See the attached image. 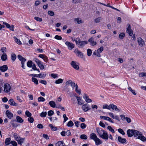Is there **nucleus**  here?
I'll return each mask as SVG.
<instances>
[{"instance_id":"nucleus-1","label":"nucleus","mask_w":146,"mask_h":146,"mask_svg":"<svg viewBox=\"0 0 146 146\" xmlns=\"http://www.w3.org/2000/svg\"><path fill=\"white\" fill-rule=\"evenodd\" d=\"M97 131L99 136L102 139L106 141L108 139V133L105 130L100 129L99 128H96Z\"/></svg>"},{"instance_id":"nucleus-2","label":"nucleus","mask_w":146,"mask_h":146,"mask_svg":"<svg viewBox=\"0 0 146 146\" xmlns=\"http://www.w3.org/2000/svg\"><path fill=\"white\" fill-rule=\"evenodd\" d=\"M76 45L78 47L82 48L85 46V45L88 44V42L85 40H81L79 38H77L75 40Z\"/></svg>"},{"instance_id":"nucleus-3","label":"nucleus","mask_w":146,"mask_h":146,"mask_svg":"<svg viewBox=\"0 0 146 146\" xmlns=\"http://www.w3.org/2000/svg\"><path fill=\"white\" fill-rule=\"evenodd\" d=\"M103 50V47L101 46L100 48H98L97 50H95L93 53V54L98 57H100L101 56V55L100 53H101Z\"/></svg>"},{"instance_id":"nucleus-4","label":"nucleus","mask_w":146,"mask_h":146,"mask_svg":"<svg viewBox=\"0 0 146 146\" xmlns=\"http://www.w3.org/2000/svg\"><path fill=\"white\" fill-rule=\"evenodd\" d=\"M35 61L41 69H44V66L43 64L41 63V61L36 58H35Z\"/></svg>"},{"instance_id":"nucleus-5","label":"nucleus","mask_w":146,"mask_h":146,"mask_svg":"<svg viewBox=\"0 0 146 146\" xmlns=\"http://www.w3.org/2000/svg\"><path fill=\"white\" fill-rule=\"evenodd\" d=\"M127 27L126 33L129 34L130 36H132L133 34V31L131 29V26L130 25L128 24Z\"/></svg>"},{"instance_id":"nucleus-6","label":"nucleus","mask_w":146,"mask_h":146,"mask_svg":"<svg viewBox=\"0 0 146 146\" xmlns=\"http://www.w3.org/2000/svg\"><path fill=\"white\" fill-rule=\"evenodd\" d=\"M70 64L75 69L78 70L79 69V67L78 64L75 61H72L70 62Z\"/></svg>"},{"instance_id":"nucleus-7","label":"nucleus","mask_w":146,"mask_h":146,"mask_svg":"<svg viewBox=\"0 0 146 146\" xmlns=\"http://www.w3.org/2000/svg\"><path fill=\"white\" fill-rule=\"evenodd\" d=\"M4 92L7 93L10 91L11 88V87L9 84L7 83L4 85Z\"/></svg>"},{"instance_id":"nucleus-8","label":"nucleus","mask_w":146,"mask_h":146,"mask_svg":"<svg viewBox=\"0 0 146 146\" xmlns=\"http://www.w3.org/2000/svg\"><path fill=\"white\" fill-rule=\"evenodd\" d=\"M74 52L76 54L77 56L81 58H83L84 56L83 54L80 51L78 50V49H76Z\"/></svg>"},{"instance_id":"nucleus-9","label":"nucleus","mask_w":146,"mask_h":146,"mask_svg":"<svg viewBox=\"0 0 146 146\" xmlns=\"http://www.w3.org/2000/svg\"><path fill=\"white\" fill-rule=\"evenodd\" d=\"M118 142L121 144L126 143L127 142V141L125 139L122 138L120 136L118 137Z\"/></svg>"},{"instance_id":"nucleus-10","label":"nucleus","mask_w":146,"mask_h":146,"mask_svg":"<svg viewBox=\"0 0 146 146\" xmlns=\"http://www.w3.org/2000/svg\"><path fill=\"white\" fill-rule=\"evenodd\" d=\"M82 108L85 112H86L91 109V108L89 107V105L87 104L83 105L82 106Z\"/></svg>"},{"instance_id":"nucleus-11","label":"nucleus","mask_w":146,"mask_h":146,"mask_svg":"<svg viewBox=\"0 0 146 146\" xmlns=\"http://www.w3.org/2000/svg\"><path fill=\"white\" fill-rule=\"evenodd\" d=\"M138 42L139 45L141 47L145 45L144 41L141 38H138Z\"/></svg>"},{"instance_id":"nucleus-12","label":"nucleus","mask_w":146,"mask_h":146,"mask_svg":"<svg viewBox=\"0 0 146 146\" xmlns=\"http://www.w3.org/2000/svg\"><path fill=\"white\" fill-rule=\"evenodd\" d=\"M65 44L68 46V48L72 49L74 47V44L68 41H66L65 42Z\"/></svg>"},{"instance_id":"nucleus-13","label":"nucleus","mask_w":146,"mask_h":146,"mask_svg":"<svg viewBox=\"0 0 146 146\" xmlns=\"http://www.w3.org/2000/svg\"><path fill=\"white\" fill-rule=\"evenodd\" d=\"M93 38L91 37L88 40V41L90 43V44L91 46H93L96 45L97 44V42L96 41H93Z\"/></svg>"},{"instance_id":"nucleus-14","label":"nucleus","mask_w":146,"mask_h":146,"mask_svg":"<svg viewBox=\"0 0 146 146\" xmlns=\"http://www.w3.org/2000/svg\"><path fill=\"white\" fill-rule=\"evenodd\" d=\"M134 129H129L127 131V134L129 137H131L133 135Z\"/></svg>"},{"instance_id":"nucleus-15","label":"nucleus","mask_w":146,"mask_h":146,"mask_svg":"<svg viewBox=\"0 0 146 146\" xmlns=\"http://www.w3.org/2000/svg\"><path fill=\"white\" fill-rule=\"evenodd\" d=\"M6 114L8 117L9 119H11L13 117V114L11 112L8 110H7L6 111Z\"/></svg>"},{"instance_id":"nucleus-16","label":"nucleus","mask_w":146,"mask_h":146,"mask_svg":"<svg viewBox=\"0 0 146 146\" xmlns=\"http://www.w3.org/2000/svg\"><path fill=\"white\" fill-rule=\"evenodd\" d=\"M137 139L140 140L143 142H145L146 141V138L141 134L138 136Z\"/></svg>"},{"instance_id":"nucleus-17","label":"nucleus","mask_w":146,"mask_h":146,"mask_svg":"<svg viewBox=\"0 0 146 146\" xmlns=\"http://www.w3.org/2000/svg\"><path fill=\"white\" fill-rule=\"evenodd\" d=\"M83 98L85 99V101L88 103L91 102H92L91 100L89 98L88 96L85 94L84 95Z\"/></svg>"},{"instance_id":"nucleus-18","label":"nucleus","mask_w":146,"mask_h":146,"mask_svg":"<svg viewBox=\"0 0 146 146\" xmlns=\"http://www.w3.org/2000/svg\"><path fill=\"white\" fill-rule=\"evenodd\" d=\"M111 108L113 110L117 111L118 112L120 111V110L117 108V106L113 104H111Z\"/></svg>"},{"instance_id":"nucleus-19","label":"nucleus","mask_w":146,"mask_h":146,"mask_svg":"<svg viewBox=\"0 0 146 146\" xmlns=\"http://www.w3.org/2000/svg\"><path fill=\"white\" fill-rule=\"evenodd\" d=\"M25 139L24 138H23L20 137L17 141L18 144L20 145H22V143H23L24 142Z\"/></svg>"},{"instance_id":"nucleus-20","label":"nucleus","mask_w":146,"mask_h":146,"mask_svg":"<svg viewBox=\"0 0 146 146\" xmlns=\"http://www.w3.org/2000/svg\"><path fill=\"white\" fill-rule=\"evenodd\" d=\"M1 58L2 61H5L7 60V56L6 53H3Z\"/></svg>"},{"instance_id":"nucleus-21","label":"nucleus","mask_w":146,"mask_h":146,"mask_svg":"<svg viewBox=\"0 0 146 146\" xmlns=\"http://www.w3.org/2000/svg\"><path fill=\"white\" fill-rule=\"evenodd\" d=\"M8 67L7 65H4L1 66V71L2 72H5L8 69Z\"/></svg>"},{"instance_id":"nucleus-22","label":"nucleus","mask_w":146,"mask_h":146,"mask_svg":"<svg viewBox=\"0 0 146 146\" xmlns=\"http://www.w3.org/2000/svg\"><path fill=\"white\" fill-rule=\"evenodd\" d=\"M9 103L11 105L13 106H16L17 105V103L14 102L13 100L12 99H11L9 100Z\"/></svg>"},{"instance_id":"nucleus-23","label":"nucleus","mask_w":146,"mask_h":146,"mask_svg":"<svg viewBox=\"0 0 146 146\" xmlns=\"http://www.w3.org/2000/svg\"><path fill=\"white\" fill-rule=\"evenodd\" d=\"M17 57L19 60L21 61V62H25L26 61V59L23 57L20 54L18 55Z\"/></svg>"},{"instance_id":"nucleus-24","label":"nucleus","mask_w":146,"mask_h":146,"mask_svg":"<svg viewBox=\"0 0 146 146\" xmlns=\"http://www.w3.org/2000/svg\"><path fill=\"white\" fill-rule=\"evenodd\" d=\"M96 134L92 133L90 135V138L91 139L95 140L97 138Z\"/></svg>"},{"instance_id":"nucleus-25","label":"nucleus","mask_w":146,"mask_h":146,"mask_svg":"<svg viewBox=\"0 0 146 146\" xmlns=\"http://www.w3.org/2000/svg\"><path fill=\"white\" fill-rule=\"evenodd\" d=\"M94 141H95L96 145H98L102 143V141H101L100 139L98 137Z\"/></svg>"},{"instance_id":"nucleus-26","label":"nucleus","mask_w":146,"mask_h":146,"mask_svg":"<svg viewBox=\"0 0 146 146\" xmlns=\"http://www.w3.org/2000/svg\"><path fill=\"white\" fill-rule=\"evenodd\" d=\"M75 92L79 95H80L81 94V90L79 88L78 86L77 85V84H76L75 86Z\"/></svg>"},{"instance_id":"nucleus-27","label":"nucleus","mask_w":146,"mask_h":146,"mask_svg":"<svg viewBox=\"0 0 146 146\" xmlns=\"http://www.w3.org/2000/svg\"><path fill=\"white\" fill-rule=\"evenodd\" d=\"M76 98L78 101V104L79 105H82L83 103L82 102V97H81L76 96Z\"/></svg>"},{"instance_id":"nucleus-28","label":"nucleus","mask_w":146,"mask_h":146,"mask_svg":"<svg viewBox=\"0 0 146 146\" xmlns=\"http://www.w3.org/2000/svg\"><path fill=\"white\" fill-rule=\"evenodd\" d=\"M56 146H66L63 141H58L56 144Z\"/></svg>"},{"instance_id":"nucleus-29","label":"nucleus","mask_w":146,"mask_h":146,"mask_svg":"<svg viewBox=\"0 0 146 146\" xmlns=\"http://www.w3.org/2000/svg\"><path fill=\"white\" fill-rule=\"evenodd\" d=\"M133 135L134 137H137L139 136L141 134V133L139 131L135 130H133Z\"/></svg>"},{"instance_id":"nucleus-30","label":"nucleus","mask_w":146,"mask_h":146,"mask_svg":"<svg viewBox=\"0 0 146 146\" xmlns=\"http://www.w3.org/2000/svg\"><path fill=\"white\" fill-rule=\"evenodd\" d=\"M111 104L109 105H108L107 104L104 105L102 107V108L104 109H107L109 110H110L111 109Z\"/></svg>"},{"instance_id":"nucleus-31","label":"nucleus","mask_w":146,"mask_h":146,"mask_svg":"<svg viewBox=\"0 0 146 146\" xmlns=\"http://www.w3.org/2000/svg\"><path fill=\"white\" fill-rule=\"evenodd\" d=\"M16 119L17 122L20 123H22L24 121L19 116H17Z\"/></svg>"},{"instance_id":"nucleus-32","label":"nucleus","mask_w":146,"mask_h":146,"mask_svg":"<svg viewBox=\"0 0 146 146\" xmlns=\"http://www.w3.org/2000/svg\"><path fill=\"white\" fill-rule=\"evenodd\" d=\"M49 104L51 107L52 108H55L56 104L55 102L53 101H51L49 102Z\"/></svg>"},{"instance_id":"nucleus-33","label":"nucleus","mask_w":146,"mask_h":146,"mask_svg":"<svg viewBox=\"0 0 146 146\" xmlns=\"http://www.w3.org/2000/svg\"><path fill=\"white\" fill-rule=\"evenodd\" d=\"M74 21L75 23L79 24L83 22V21L81 20V19H75Z\"/></svg>"},{"instance_id":"nucleus-34","label":"nucleus","mask_w":146,"mask_h":146,"mask_svg":"<svg viewBox=\"0 0 146 146\" xmlns=\"http://www.w3.org/2000/svg\"><path fill=\"white\" fill-rule=\"evenodd\" d=\"M32 80L33 82H34L35 84L36 85L38 84V80L36 78L32 77Z\"/></svg>"},{"instance_id":"nucleus-35","label":"nucleus","mask_w":146,"mask_h":146,"mask_svg":"<svg viewBox=\"0 0 146 146\" xmlns=\"http://www.w3.org/2000/svg\"><path fill=\"white\" fill-rule=\"evenodd\" d=\"M10 141L11 138H6L5 141V144L7 145H9L11 143Z\"/></svg>"},{"instance_id":"nucleus-36","label":"nucleus","mask_w":146,"mask_h":146,"mask_svg":"<svg viewBox=\"0 0 146 146\" xmlns=\"http://www.w3.org/2000/svg\"><path fill=\"white\" fill-rule=\"evenodd\" d=\"M125 36V33H121L119 35V37L121 39H123Z\"/></svg>"},{"instance_id":"nucleus-37","label":"nucleus","mask_w":146,"mask_h":146,"mask_svg":"<svg viewBox=\"0 0 146 146\" xmlns=\"http://www.w3.org/2000/svg\"><path fill=\"white\" fill-rule=\"evenodd\" d=\"M14 38L15 40V41L18 44H21V42L19 39L17 38L16 37H14Z\"/></svg>"},{"instance_id":"nucleus-38","label":"nucleus","mask_w":146,"mask_h":146,"mask_svg":"<svg viewBox=\"0 0 146 146\" xmlns=\"http://www.w3.org/2000/svg\"><path fill=\"white\" fill-rule=\"evenodd\" d=\"M45 101V99L42 97L40 96L38 98V101L39 102H44Z\"/></svg>"},{"instance_id":"nucleus-39","label":"nucleus","mask_w":146,"mask_h":146,"mask_svg":"<svg viewBox=\"0 0 146 146\" xmlns=\"http://www.w3.org/2000/svg\"><path fill=\"white\" fill-rule=\"evenodd\" d=\"M74 125V123L73 122L70 120L68 122L67 125L68 127H72Z\"/></svg>"},{"instance_id":"nucleus-40","label":"nucleus","mask_w":146,"mask_h":146,"mask_svg":"<svg viewBox=\"0 0 146 146\" xmlns=\"http://www.w3.org/2000/svg\"><path fill=\"white\" fill-rule=\"evenodd\" d=\"M63 81V80L60 78L58 79V80H56L55 82V83L56 84H59L60 83H62Z\"/></svg>"},{"instance_id":"nucleus-41","label":"nucleus","mask_w":146,"mask_h":146,"mask_svg":"<svg viewBox=\"0 0 146 146\" xmlns=\"http://www.w3.org/2000/svg\"><path fill=\"white\" fill-rule=\"evenodd\" d=\"M92 50L90 49H88L87 50V55L90 56H91L92 55Z\"/></svg>"},{"instance_id":"nucleus-42","label":"nucleus","mask_w":146,"mask_h":146,"mask_svg":"<svg viewBox=\"0 0 146 146\" xmlns=\"http://www.w3.org/2000/svg\"><path fill=\"white\" fill-rule=\"evenodd\" d=\"M13 136L15 138V139L17 141L19 139L20 137L19 135L17 134L16 133H14L13 135Z\"/></svg>"},{"instance_id":"nucleus-43","label":"nucleus","mask_w":146,"mask_h":146,"mask_svg":"<svg viewBox=\"0 0 146 146\" xmlns=\"http://www.w3.org/2000/svg\"><path fill=\"white\" fill-rule=\"evenodd\" d=\"M32 62L31 60H29L27 63V65L29 67H31L32 66Z\"/></svg>"},{"instance_id":"nucleus-44","label":"nucleus","mask_w":146,"mask_h":146,"mask_svg":"<svg viewBox=\"0 0 146 146\" xmlns=\"http://www.w3.org/2000/svg\"><path fill=\"white\" fill-rule=\"evenodd\" d=\"M1 51L3 53H5L7 51L6 48L5 47H3L1 48Z\"/></svg>"},{"instance_id":"nucleus-45","label":"nucleus","mask_w":146,"mask_h":146,"mask_svg":"<svg viewBox=\"0 0 146 146\" xmlns=\"http://www.w3.org/2000/svg\"><path fill=\"white\" fill-rule=\"evenodd\" d=\"M107 129L110 131L112 132L113 133H115V132L114 130L111 127V126H108V127H107Z\"/></svg>"},{"instance_id":"nucleus-46","label":"nucleus","mask_w":146,"mask_h":146,"mask_svg":"<svg viewBox=\"0 0 146 146\" xmlns=\"http://www.w3.org/2000/svg\"><path fill=\"white\" fill-rule=\"evenodd\" d=\"M80 138L83 139H87V137L85 134H82L80 135Z\"/></svg>"},{"instance_id":"nucleus-47","label":"nucleus","mask_w":146,"mask_h":146,"mask_svg":"<svg viewBox=\"0 0 146 146\" xmlns=\"http://www.w3.org/2000/svg\"><path fill=\"white\" fill-rule=\"evenodd\" d=\"M47 115V112H42L40 114V116L41 117H46Z\"/></svg>"},{"instance_id":"nucleus-48","label":"nucleus","mask_w":146,"mask_h":146,"mask_svg":"<svg viewBox=\"0 0 146 146\" xmlns=\"http://www.w3.org/2000/svg\"><path fill=\"white\" fill-rule=\"evenodd\" d=\"M11 58L13 60L15 61L16 58V56L15 54L14 53L12 54L11 55Z\"/></svg>"},{"instance_id":"nucleus-49","label":"nucleus","mask_w":146,"mask_h":146,"mask_svg":"<svg viewBox=\"0 0 146 146\" xmlns=\"http://www.w3.org/2000/svg\"><path fill=\"white\" fill-rule=\"evenodd\" d=\"M39 78H43L46 76V74L42 73H40L38 74Z\"/></svg>"},{"instance_id":"nucleus-50","label":"nucleus","mask_w":146,"mask_h":146,"mask_svg":"<svg viewBox=\"0 0 146 146\" xmlns=\"http://www.w3.org/2000/svg\"><path fill=\"white\" fill-rule=\"evenodd\" d=\"M118 131L123 135H124L125 133L123 130L121 128H119L118 129Z\"/></svg>"},{"instance_id":"nucleus-51","label":"nucleus","mask_w":146,"mask_h":146,"mask_svg":"<svg viewBox=\"0 0 146 146\" xmlns=\"http://www.w3.org/2000/svg\"><path fill=\"white\" fill-rule=\"evenodd\" d=\"M128 90L130 91L134 95H136V93L135 92V91L134 90H132L131 87H129Z\"/></svg>"},{"instance_id":"nucleus-52","label":"nucleus","mask_w":146,"mask_h":146,"mask_svg":"<svg viewBox=\"0 0 146 146\" xmlns=\"http://www.w3.org/2000/svg\"><path fill=\"white\" fill-rule=\"evenodd\" d=\"M145 76H146V73L145 72H141L139 74V76L140 77Z\"/></svg>"},{"instance_id":"nucleus-53","label":"nucleus","mask_w":146,"mask_h":146,"mask_svg":"<svg viewBox=\"0 0 146 146\" xmlns=\"http://www.w3.org/2000/svg\"><path fill=\"white\" fill-rule=\"evenodd\" d=\"M25 115L28 117H30L32 115L31 113L28 111H26Z\"/></svg>"},{"instance_id":"nucleus-54","label":"nucleus","mask_w":146,"mask_h":146,"mask_svg":"<svg viewBox=\"0 0 146 146\" xmlns=\"http://www.w3.org/2000/svg\"><path fill=\"white\" fill-rule=\"evenodd\" d=\"M54 114V111L52 110L49 111L48 112V116H50Z\"/></svg>"},{"instance_id":"nucleus-55","label":"nucleus","mask_w":146,"mask_h":146,"mask_svg":"<svg viewBox=\"0 0 146 146\" xmlns=\"http://www.w3.org/2000/svg\"><path fill=\"white\" fill-rule=\"evenodd\" d=\"M54 38L56 39L59 40H60L62 39V37L58 35H56L54 37Z\"/></svg>"},{"instance_id":"nucleus-56","label":"nucleus","mask_w":146,"mask_h":146,"mask_svg":"<svg viewBox=\"0 0 146 146\" xmlns=\"http://www.w3.org/2000/svg\"><path fill=\"white\" fill-rule=\"evenodd\" d=\"M80 127L82 129H84L86 128V125L84 123H82L80 125Z\"/></svg>"},{"instance_id":"nucleus-57","label":"nucleus","mask_w":146,"mask_h":146,"mask_svg":"<svg viewBox=\"0 0 146 146\" xmlns=\"http://www.w3.org/2000/svg\"><path fill=\"white\" fill-rule=\"evenodd\" d=\"M63 117L64 118V120L63 121V122H65L67 120H68V117H66V115L65 114H64L63 115Z\"/></svg>"},{"instance_id":"nucleus-58","label":"nucleus","mask_w":146,"mask_h":146,"mask_svg":"<svg viewBox=\"0 0 146 146\" xmlns=\"http://www.w3.org/2000/svg\"><path fill=\"white\" fill-rule=\"evenodd\" d=\"M28 120L31 123H32L34 121V119L32 117H29L28 119Z\"/></svg>"},{"instance_id":"nucleus-59","label":"nucleus","mask_w":146,"mask_h":146,"mask_svg":"<svg viewBox=\"0 0 146 146\" xmlns=\"http://www.w3.org/2000/svg\"><path fill=\"white\" fill-rule=\"evenodd\" d=\"M10 143L12 144L13 146H17V143L14 141H11V142Z\"/></svg>"},{"instance_id":"nucleus-60","label":"nucleus","mask_w":146,"mask_h":146,"mask_svg":"<svg viewBox=\"0 0 146 146\" xmlns=\"http://www.w3.org/2000/svg\"><path fill=\"white\" fill-rule=\"evenodd\" d=\"M48 14L49 15L53 16L54 15V12L52 11H49L48 12Z\"/></svg>"},{"instance_id":"nucleus-61","label":"nucleus","mask_w":146,"mask_h":146,"mask_svg":"<svg viewBox=\"0 0 146 146\" xmlns=\"http://www.w3.org/2000/svg\"><path fill=\"white\" fill-rule=\"evenodd\" d=\"M70 85L72 87V89H74V87H75L76 84L74 82H72L70 84Z\"/></svg>"},{"instance_id":"nucleus-62","label":"nucleus","mask_w":146,"mask_h":146,"mask_svg":"<svg viewBox=\"0 0 146 146\" xmlns=\"http://www.w3.org/2000/svg\"><path fill=\"white\" fill-rule=\"evenodd\" d=\"M51 76L54 78H56L58 77V75L54 74H51Z\"/></svg>"},{"instance_id":"nucleus-63","label":"nucleus","mask_w":146,"mask_h":146,"mask_svg":"<svg viewBox=\"0 0 146 146\" xmlns=\"http://www.w3.org/2000/svg\"><path fill=\"white\" fill-rule=\"evenodd\" d=\"M37 127L39 129H42L43 128V126L41 124H39L37 125Z\"/></svg>"},{"instance_id":"nucleus-64","label":"nucleus","mask_w":146,"mask_h":146,"mask_svg":"<svg viewBox=\"0 0 146 146\" xmlns=\"http://www.w3.org/2000/svg\"><path fill=\"white\" fill-rule=\"evenodd\" d=\"M43 136L44 138H45L47 140H48V139H49V137L48 136V135L46 134H43Z\"/></svg>"}]
</instances>
